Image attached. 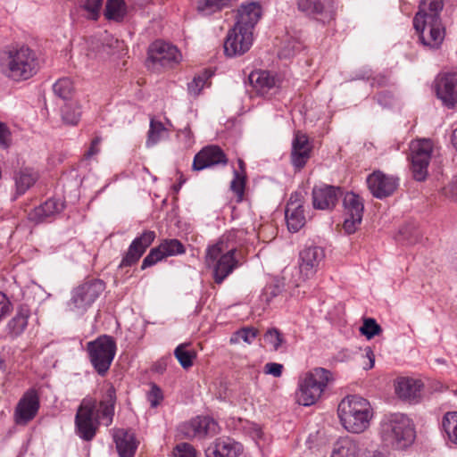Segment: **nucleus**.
I'll return each mask as SVG.
<instances>
[{"label": "nucleus", "mask_w": 457, "mask_h": 457, "mask_svg": "<svg viewBox=\"0 0 457 457\" xmlns=\"http://www.w3.org/2000/svg\"><path fill=\"white\" fill-rule=\"evenodd\" d=\"M38 70V61L33 50L28 46L9 47L0 54V71L13 81L32 78Z\"/></svg>", "instance_id": "1"}, {"label": "nucleus", "mask_w": 457, "mask_h": 457, "mask_svg": "<svg viewBox=\"0 0 457 457\" xmlns=\"http://www.w3.org/2000/svg\"><path fill=\"white\" fill-rule=\"evenodd\" d=\"M337 414L342 426L347 431L359 434L370 427L373 409L367 399L353 395L341 400Z\"/></svg>", "instance_id": "2"}, {"label": "nucleus", "mask_w": 457, "mask_h": 457, "mask_svg": "<svg viewBox=\"0 0 457 457\" xmlns=\"http://www.w3.org/2000/svg\"><path fill=\"white\" fill-rule=\"evenodd\" d=\"M380 436L387 446L404 450L415 440V429L411 420L403 413H389L380 422Z\"/></svg>", "instance_id": "3"}, {"label": "nucleus", "mask_w": 457, "mask_h": 457, "mask_svg": "<svg viewBox=\"0 0 457 457\" xmlns=\"http://www.w3.org/2000/svg\"><path fill=\"white\" fill-rule=\"evenodd\" d=\"M237 247L228 245V237H222L215 245L208 247L205 262L213 266V279L220 284L237 267L235 254Z\"/></svg>", "instance_id": "4"}, {"label": "nucleus", "mask_w": 457, "mask_h": 457, "mask_svg": "<svg viewBox=\"0 0 457 457\" xmlns=\"http://www.w3.org/2000/svg\"><path fill=\"white\" fill-rule=\"evenodd\" d=\"M332 379L331 372L324 368H315L305 373L298 381L296 402L303 406L314 404Z\"/></svg>", "instance_id": "5"}, {"label": "nucleus", "mask_w": 457, "mask_h": 457, "mask_svg": "<svg viewBox=\"0 0 457 457\" xmlns=\"http://www.w3.org/2000/svg\"><path fill=\"white\" fill-rule=\"evenodd\" d=\"M116 342L107 335L87 344L89 361L99 376H105L116 354Z\"/></svg>", "instance_id": "6"}, {"label": "nucleus", "mask_w": 457, "mask_h": 457, "mask_svg": "<svg viewBox=\"0 0 457 457\" xmlns=\"http://www.w3.org/2000/svg\"><path fill=\"white\" fill-rule=\"evenodd\" d=\"M104 283L100 279H91L76 287L69 302L70 309L83 314L104 292Z\"/></svg>", "instance_id": "7"}, {"label": "nucleus", "mask_w": 457, "mask_h": 457, "mask_svg": "<svg viewBox=\"0 0 457 457\" xmlns=\"http://www.w3.org/2000/svg\"><path fill=\"white\" fill-rule=\"evenodd\" d=\"M432 150L433 144L429 139L414 140L410 145L411 171L417 181H423L428 176Z\"/></svg>", "instance_id": "8"}, {"label": "nucleus", "mask_w": 457, "mask_h": 457, "mask_svg": "<svg viewBox=\"0 0 457 457\" xmlns=\"http://www.w3.org/2000/svg\"><path fill=\"white\" fill-rule=\"evenodd\" d=\"M96 401L84 399L78 409L75 424L77 433L85 441H90L96 436L98 422L95 417Z\"/></svg>", "instance_id": "9"}, {"label": "nucleus", "mask_w": 457, "mask_h": 457, "mask_svg": "<svg viewBox=\"0 0 457 457\" xmlns=\"http://www.w3.org/2000/svg\"><path fill=\"white\" fill-rule=\"evenodd\" d=\"M180 57L181 55L176 46L157 40L149 46L146 64L153 69L171 67L179 62Z\"/></svg>", "instance_id": "10"}, {"label": "nucleus", "mask_w": 457, "mask_h": 457, "mask_svg": "<svg viewBox=\"0 0 457 457\" xmlns=\"http://www.w3.org/2000/svg\"><path fill=\"white\" fill-rule=\"evenodd\" d=\"M86 55L90 60H105L115 54L116 49L120 47L121 43L112 35L104 31L100 36L90 37L87 42Z\"/></svg>", "instance_id": "11"}, {"label": "nucleus", "mask_w": 457, "mask_h": 457, "mask_svg": "<svg viewBox=\"0 0 457 457\" xmlns=\"http://www.w3.org/2000/svg\"><path fill=\"white\" fill-rule=\"evenodd\" d=\"M253 40V32L246 31L235 24L226 37L224 52L229 57L242 55L250 49Z\"/></svg>", "instance_id": "12"}, {"label": "nucleus", "mask_w": 457, "mask_h": 457, "mask_svg": "<svg viewBox=\"0 0 457 457\" xmlns=\"http://www.w3.org/2000/svg\"><path fill=\"white\" fill-rule=\"evenodd\" d=\"M343 204L346 216L343 227L347 234H353L357 230L362 220L363 201L358 195L347 192L344 195Z\"/></svg>", "instance_id": "13"}, {"label": "nucleus", "mask_w": 457, "mask_h": 457, "mask_svg": "<svg viewBox=\"0 0 457 457\" xmlns=\"http://www.w3.org/2000/svg\"><path fill=\"white\" fill-rule=\"evenodd\" d=\"M367 186L372 195L383 199L394 194L398 187V179L375 170L367 177Z\"/></svg>", "instance_id": "14"}, {"label": "nucleus", "mask_w": 457, "mask_h": 457, "mask_svg": "<svg viewBox=\"0 0 457 457\" xmlns=\"http://www.w3.org/2000/svg\"><path fill=\"white\" fill-rule=\"evenodd\" d=\"M180 432L188 439H203L218 433L217 422L210 417H196L180 427Z\"/></svg>", "instance_id": "15"}, {"label": "nucleus", "mask_w": 457, "mask_h": 457, "mask_svg": "<svg viewBox=\"0 0 457 457\" xmlns=\"http://www.w3.org/2000/svg\"><path fill=\"white\" fill-rule=\"evenodd\" d=\"M299 11L312 16L322 23L335 19L336 6L332 1L325 0H297Z\"/></svg>", "instance_id": "16"}, {"label": "nucleus", "mask_w": 457, "mask_h": 457, "mask_svg": "<svg viewBox=\"0 0 457 457\" xmlns=\"http://www.w3.org/2000/svg\"><path fill=\"white\" fill-rule=\"evenodd\" d=\"M436 93L445 106L453 108L457 104V73L446 72L438 75L436 79Z\"/></svg>", "instance_id": "17"}, {"label": "nucleus", "mask_w": 457, "mask_h": 457, "mask_svg": "<svg viewBox=\"0 0 457 457\" xmlns=\"http://www.w3.org/2000/svg\"><path fill=\"white\" fill-rule=\"evenodd\" d=\"M325 258L322 247L310 245L304 247L299 253V270L301 275L309 278L318 270L320 263Z\"/></svg>", "instance_id": "18"}, {"label": "nucleus", "mask_w": 457, "mask_h": 457, "mask_svg": "<svg viewBox=\"0 0 457 457\" xmlns=\"http://www.w3.org/2000/svg\"><path fill=\"white\" fill-rule=\"evenodd\" d=\"M227 163L228 158L223 150L218 145H211L204 146L195 155L192 169L202 170L212 166L226 165Z\"/></svg>", "instance_id": "19"}, {"label": "nucleus", "mask_w": 457, "mask_h": 457, "mask_svg": "<svg viewBox=\"0 0 457 457\" xmlns=\"http://www.w3.org/2000/svg\"><path fill=\"white\" fill-rule=\"evenodd\" d=\"M154 238L155 233L152 230H145L140 237H136L130 244L119 267H129L136 264L144 254L145 250L154 242Z\"/></svg>", "instance_id": "20"}, {"label": "nucleus", "mask_w": 457, "mask_h": 457, "mask_svg": "<svg viewBox=\"0 0 457 457\" xmlns=\"http://www.w3.org/2000/svg\"><path fill=\"white\" fill-rule=\"evenodd\" d=\"M39 409V399L34 390L24 394L15 409V421L19 425H25L35 418Z\"/></svg>", "instance_id": "21"}, {"label": "nucleus", "mask_w": 457, "mask_h": 457, "mask_svg": "<svg viewBox=\"0 0 457 457\" xmlns=\"http://www.w3.org/2000/svg\"><path fill=\"white\" fill-rule=\"evenodd\" d=\"M421 27L414 28L420 35L421 43L431 48H437L444 39V29L440 19H427L426 22L421 21Z\"/></svg>", "instance_id": "22"}, {"label": "nucleus", "mask_w": 457, "mask_h": 457, "mask_svg": "<svg viewBox=\"0 0 457 457\" xmlns=\"http://www.w3.org/2000/svg\"><path fill=\"white\" fill-rule=\"evenodd\" d=\"M343 193L340 187L334 186L315 187L312 189V204L315 209H333Z\"/></svg>", "instance_id": "23"}, {"label": "nucleus", "mask_w": 457, "mask_h": 457, "mask_svg": "<svg viewBox=\"0 0 457 457\" xmlns=\"http://www.w3.org/2000/svg\"><path fill=\"white\" fill-rule=\"evenodd\" d=\"M262 14V6L259 3L251 2L243 4L237 10L236 25H239L246 31L253 32Z\"/></svg>", "instance_id": "24"}, {"label": "nucleus", "mask_w": 457, "mask_h": 457, "mask_svg": "<svg viewBox=\"0 0 457 457\" xmlns=\"http://www.w3.org/2000/svg\"><path fill=\"white\" fill-rule=\"evenodd\" d=\"M312 146L308 137L297 131L292 142L291 162L297 170L302 169L310 158Z\"/></svg>", "instance_id": "25"}, {"label": "nucleus", "mask_w": 457, "mask_h": 457, "mask_svg": "<svg viewBox=\"0 0 457 457\" xmlns=\"http://www.w3.org/2000/svg\"><path fill=\"white\" fill-rule=\"evenodd\" d=\"M248 79L255 90L257 95L262 96H268L271 95L270 91L278 87V79L268 71H252Z\"/></svg>", "instance_id": "26"}, {"label": "nucleus", "mask_w": 457, "mask_h": 457, "mask_svg": "<svg viewBox=\"0 0 457 457\" xmlns=\"http://www.w3.org/2000/svg\"><path fill=\"white\" fill-rule=\"evenodd\" d=\"M243 452V446L230 438H219L206 451V457H237Z\"/></svg>", "instance_id": "27"}, {"label": "nucleus", "mask_w": 457, "mask_h": 457, "mask_svg": "<svg viewBox=\"0 0 457 457\" xmlns=\"http://www.w3.org/2000/svg\"><path fill=\"white\" fill-rule=\"evenodd\" d=\"M423 384L419 379L401 378L395 384V393L399 398L409 402H418L421 397Z\"/></svg>", "instance_id": "28"}, {"label": "nucleus", "mask_w": 457, "mask_h": 457, "mask_svg": "<svg viewBox=\"0 0 457 457\" xmlns=\"http://www.w3.org/2000/svg\"><path fill=\"white\" fill-rule=\"evenodd\" d=\"M116 449L120 457H134L138 442L135 434L123 428L117 429L113 435Z\"/></svg>", "instance_id": "29"}, {"label": "nucleus", "mask_w": 457, "mask_h": 457, "mask_svg": "<svg viewBox=\"0 0 457 457\" xmlns=\"http://www.w3.org/2000/svg\"><path fill=\"white\" fill-rule=\"evenodd\" d=\"M443 6V0H421L419 12L413 19L414 28L421 27V21L425 23L427 19H440L439 13Z\"/></svg>", "instance_id": "30"}, {"label": "nucleus", "mask_w": 457, "mask_h": 457, "mask_svg": "<svg viewBox=\"0 0 457 457\" xmlns=\"http://www.w3.org/2000/svg\"><path fill=\"white\" fill-rule=\"evenodd\" d=\"M64 204L60 200L54 198L48 199L44 204L31 211L29 214V219L36 223L43 222L47 218L62 212Z\"/></svg>", "instance_id": "31"}, {"label": "nucleus", "mask_w": 457, "mask_h": 457, "mask_svg": "<svg viewBox=\"0 0 457 457\" xmlns=\"http://www.w3.org/2000/svg\"><path fill=\"white\" fill-rule=\"evenodd\" d=\"M116 403V390L112 386H110L104 398L100 401L99 409L96 408L95 417L104 420V424L109 426L112 422V417L114 415V404Z\"/></svg>", "instance_id": "32"}, {"label": "nucleus", "mask_w": 457, "mask_h": 457, "mask_svg": "<svg viewBox=\"0 0 457 457\" xmlns=\"http://www.w3.org/2000/svg\"><path fill=\"white\" fill-rule=\"evenodd\" d=\"M359 444L351 437H342L334 445L330 457H361Z\"/></svg>", "instance_id": "33"}, {"label": "nucleus", "mask_w": 457, "mask_h": 457, "mask_svg": "<svg viewBox=\"0 0 457 457\" xmlns=\"http://www.w3.org/2000/svg\"><path fill=\"white\" fill-rule=\"evenodd\" d=\"M38 174L30 168H21L14 174L16 195L25 194L37 180Z\"/></svg>", "instance_id": "34"}, {"label": "nucleus", "mask_w": 457, "mask_h": 457, "mask_svg": "<svg viewBox=\"0 0 457 457\" xmlns=\"http://www.w3.org/2000/svg\"><path fill=\"white\" fill-rule=\"evenodd\" d=\"M29 317V310L21 306L7 324L8 334L12 337L20 336L27 328Z\"/></svg>", "instance_id": "35"}, {"label": "nucleus", "mask_w": 457, "mask_h": 457, "mask_svg": "<svg viewBox=\"0 0 457 457\" xmlns=\"http://www.w3.org/2000/svg\"><path fill=\"white\" fill-rule=\"evenodd\" d=\"M285 215L287 228L291 232H297L305 224L303 208L286 207Z\"/></svg>", "instance_id": "36"}, {"label": "nucleus", "mask_w": 457, "mask_h": 457, "mask_svg": "<svg viewBox=\"0 0 457 457\" xmlns=\"http://www.w3.org/2000/svg\"><path fill=\"white\" fill-rule=\"evenodd\" d=\"M127 13V5L124 0H107L104 16L107 20L120 21Z\"/></svg>", "instance_id": "37"}, {"label": "nucleus", "mask_w": 457, "mask_h": 457, "mask_svg": "<svg viewBox=\"0 0 457 457\" xmlns=\"http://www.w3.org/2000/svg\"><path fill=\"white\" fill-rule=\"evenodd\" d=\"M81 115L80 106L77 102L66 103L62 107V117L65 123L76 125Z\"/></svg>", "instance_id": "38"}, {"label": "nucleus", "mask_w": 457, "mask_h": 457, "mask_svg": "<svg viewBox=\"0 0 457 457\" xmlns=\"http://www.w3.org/2000/svg\"><path fill=\"white\" fill-rule=\"evenodd\" d=\"M442 425L449 441L457 445V411L447 412L443 418Z\"/></svg>", "instance_id": "39"}, {"label": "nucleus", "mask_w": 457, "mask_h": 457, "mask_svg": "<svg viewBox=\"0 0 457 457\" xmlns=\"http://www.w3.org/2000/svg\"><path fill=\"white\" fill-rule=\"evenodd\" d=\"M231 0H197V11L210 15L229 4Z\"/></svg>", "instance_id": "40"}, {"label": "nucleus", "mask_w": 457, "mask_h": 457, "mask_svg": "<svg viewBox=\"0 0 457 457\" xmlns=\"http://www.w3.org/2000/svg\"><path fill=\"white\" fill-rule=\"evenodd\" d=\"M258 335V329L253 327H244L232 334L229 342L232 345L240 343L241 341L246 344H252Z\"/></svg>", "instance_id": "41"}, {"label": "nucleus", "mask_w": 457, "mask_h": 457, "mask_svg": "<svg viewBox=\"0 0 457 457\" xmlns=\"http://www.w3.org/2000/svg\"><path fill=\"white\" fill-rule=\"evenodd\" d=\"M166 131V128L161 121H157L154 119L150 121V128L147 134V139H146V146L151 147L154 145H156L162 134Z\"/></svg>", "instance_id": "42"}, {"label": "nucleus", "mask_w": 457, "mask_h": 457, "mask_svg": "<svg viewBox=\"0 0 457 457\" xmlns=\"http://www.w3.org/2000/svg\"><path fill=\"white\" fill-rule=\"evenodd\" d=\"M53 90L60 98L67 100L71 96L73 85L70 79L62 78L54 84Z\"/></svg>", "instance_id": "43"}, {"label": "nucleus", "mask_w": 457, "mask_h": 457, "mask_svg": "<svg viewBox=\"0 0 457 457\" xmlns=\"http://www.w3.org/2000/svg\"><path fill=\"white\" fill-rule=\"evenodd\" d=\"M174 355L184 369L190 368L193 365V360L195 358V352L187 351L184 345L176 347Z\"/></svg>", "instance_id": "44"}, {"label": "nucleus", "mask_w": 457, "mask_h": 457, "mask_svg": "<svg viewBox=\"0 0 457 457\" xmlns=\"http://www.w3.org/2000/svg\"><path fill=\"white\" fill-rule=\"evenodd\" d=\"M212 75L211 71H204L201 75L195 76L194 79L188 83L187 89L189 94L195 96H198L204 88L207 79L211 78Z\"/></svg>", "instance_id": "45"}, {"label": "nucleus", "mask_w": 457, "mask_h": 457, "mask_svg": "<svg viewBox=\"0 0 457 457\" xmlns=\"http://www.w3.org/2000/svg\"><path fill=\"white\" fill-rule=\"evenodd\" d=\"M233 175V179L230 183V189L237 196V201L240 202L244 197L246 175L238 173L236 170H234Z\"/></svg>", "instance_id": "46"}, {"label": "nucleus", "mask_w": 457, "mask_h": 457, "mask_svg": "<svg viewBox=\"0 0 457 457\" xmlns=\"http://www.w3.org/2000/svg\"><path fill=\"white\" fill-rule=\"evenodd\" d=\"M165 256L181 254L185 252V247L178 239H167L160 244Z\"/></svg>", "instance_id": "47"}, {"label": "nucleus", "mask_w": 457, "mask_h": 457, "mask_svg": "<svg viewBox=\"0 0 457 457\" xmlns=\"http://www.w3.org/2000/svg\"><path fill=\"white\" fill-rule=\"evenodd\" d=\"M360 332L368 339H371L375 336L379 335L382 332V328L374 319L368 318L363 320Z\"/></svg>", "instance_id": "48"}, {"label": "nucleus", "mask_w": 457, "mask_h": 457, "mask_svg": "<svg viewBox=\"0 0 457 457\" xmlns=\"http://www.w3.org/2000/svg\"><path fill=\"white\" fill-rule=\"evenodd\" d=\"M263 337L265 342L270 344L274 351H278L285 342L282 334L275 328L268 329Z\"/></svg>", "instance_id": "49"}, {"label": "nucleus", "mask_w": 457, "mask_h": 457, "mask_svg": "<svg viewBox=\"0 0 457 457\" xmlns=\"http://www.w3.org/2000/svg\"><path fill=\"white\" fill-rule=\"evenodd\" d=\"M104 0H86L84 9L88 12V17L97 20Z\"/></svg>", "instance_id": "50"}, {"label": "nucleus", "mask_w": 457, "mask_h": 457, "mask_svg": "<svg viewBox=\"0 0 457 457\" xmlns=\"http://www.w3.org/2000/svg\"><path fill=\"white\" fill-rule=\"evenodd\" d=\"M175 457H196V451L188 443L179 444L174 451Z\"/></svg>", "instance_id": "51"}, {"label": "nucleus", "mask_w": 457, "mask_h": 457, "mask_svg": "<svg viewBox=\"0 0 457 457\" xmlns=\"http://www.w3.org/2000/svg\"><path fill=\"white\" fill-rule=\"evenodd\" d=\"M12 143V134L9 128L0 121V147L7 149Z\"/></svg>", "instance_id": "52"}, {"label": "nucleus", "mask_w": 457, "mask_h": 457, "mask_svg": "<svg viewBox=\"0 0 457 457\" xmlns=\"http://www.w3.org/2000/svg\"><path fill=\"white\" fill-rule=\"evenodd\" d=\"M442 194L445 197L457 202V176L453 177L452 181L442 188Z\"/></svg>", "instance_id": "53"}, {"label": "nucleus", "mask_w": 457, "mask_h": 457, "mask_svg": "<svg viewBox=\"0 0 457 457\" xmlns=\"http://www.w3.org/2000/svg\"><path fill=\"white\" fill-rule=\"evenodd\" d=\"M147 400L150 403L151 407H157L162 400V393L161 389L154 385L147 395Z\"/></svg>", "instance_id": "54"}, {"label": "nucleus", "mask_w": 457, "mask_h": 457, "mask_svg": "<svg viewBox=\"0 0 457 457\" xmlns=\"http://www.w3.org/2000/svg\"><path fill=\"white\" fill-rule=\"evenodd\" d=\"M12 310V305L5 294L0 292V322Z\"/></svg>", "instance_id": "55"}, {"label": "nucleus", "mask_w": 457, "mask_h": 457, "mask_svg": "<svg viewBox=\"0 0 457 457\" xmlns=\"http://www.w3.org/2000/svg\"><path fill=\"white\" fill-rule=\"evenodd\" d=\"M283 365L276 362H268L264 366L266 374H270L275 378H279L282 374Z\"/></svg>", "instance_id": "56"}, {"label": "nucleus", "mask_w": 457, "mask_h": 457, "mask_svg": "<svg viewBox=\"0 0 457 457\" xmlns=\"http://www.w3.org/2000/svg\"><path fill=\"white\" fill-rule=\"evenodd\" d=\"M287 207L303 208V195L301 192H295L290 195Z\"/></svg>", "instance_id": "57"}, {"label": "nucleus", "mask_w": 457, "mask_h": 457, "mask_svg": "<svg viewBox=\"0 0 457 457\" xmlns=\"http://www.w3.org/2000/svg\"><path fill=\"white\" fill-rule=\"evenodd\" d=\"M102 138L100 137H96L92 142L88 151L85 154L86 158H90L93 155L96 154L99 152L98 145L101 143Z\"/></svg>", "instance_id": "58"}, {"label": "nucleus", "mask_w": 457, "mask_h": 457, "mask_svg": "<svg viewBox=\"0 0 457 457\" xmlns=\"http://www.w3.org/2000/svg\"><path fill=\"white\" fill-rule=\"evenodd\" d=\"M364 353H365V357L369 360V363L366 366H364V369L370 370L374 367L375 354H374L372 349L369 346H367L364 349Z\"/></svg>", "instance_id": "59"}, {"label": "nucleus", "mask_w": 457, "mask_h": 457, "mask_svg": "<svg viewBox=\"0 0 457 457\" xmlns=\"http://www.w3.org/2000/svg\"><path fill=\"white\" fill-rule=\"evenodd\" d=\"M157 262L154 258V253H148L143 260L141 269L145 270L154 265Z\"/></svg>", "instance_id": "60"}, {"label": "nucleus", "mask_w": 457, "mask_h": 457, "mask_svg": "<svg viewBox=\"0 0 457 457\" xmlns=\"http://www.w3.org/2000/svg\"><path fill=\"white\" fill-rule=\"evenodd\" d=\"M149 253H154V258L157 262L166 257L160 245L157 247L151 249Z\"/></svg>", "instance_id": "61"}, {"label": "nucleus", "mask_w": 457, "mask_h": 457, "mask_svg": "<svg viewBox=\"0 0 457 457\" xmlns=\"http://www.w3.org/2000/svg\"><path fill=\"white\" fill-rule=\"evenodd\" d=\"M262 436V431L261 428L258 427L257 425H254L253 427V434H252L253 438L256 440V439L261 438Z\"/></svg>", "instance_id": "62"}, {"label": "nucleus", "mask_w": 457, "mask_h": 457, "mask_svg": "<svg viewBox=\"0 0 457 457\" xmlns=\"http://www.w3.org/2000/svg\"><path fill=\"white\" fill-rule=\"evenodd\" d=\"M237 162H238V168H239V170H237L238 173H241L243 175H246L245 164L244 161L242 159H238Z\"/></svg>", "instance_id": "63"}, {"label": "nucleus", "mask_w": 457, "mask_h": 457, "mask_svg": "<svg viewBox=\"0 0 457 457\" xmlns=\"http://www.w3.org/2000/svg\"><path fill=\"white\" fill-rule=\"evenodd\" d=\"M453 145L457 149V129L453 131Z\"/></svg>", "instance_id": "64"}]
</instances>
